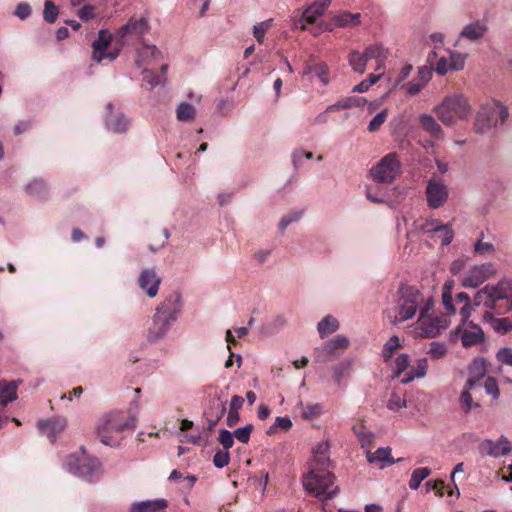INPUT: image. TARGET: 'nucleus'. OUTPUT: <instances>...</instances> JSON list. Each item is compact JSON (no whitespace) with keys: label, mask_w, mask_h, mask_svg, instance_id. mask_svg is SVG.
Segmentation results:
<instances>
[{"label":"nucleus","mask_w":512,"mask_h":512,"mask_svg":"<svg viewBox=\"0 0 512 512\" xmlns=\"http://www.w3.org/2000/svg\"><path fill=\"white\" fill-rule=\"evenodd\" d=\"M253 431V425L252 424H248L244 427H241V428H237L234 432H233V436L241 443H248L249 440H250V435H251V432Z\"/></svg>","instance_id":"nucleus-49"},{"label":"nucleus","mask_w":512,"mask_h":512,"mask_svg":"<svg viewBox=\"0 0 512 512\" xmlns=\"http://www.w3.org/2000/svg\"><path fill=\"white\" fill-rule=\"evenodd\" d=\"M484 388L487 394L492 395L495 399L499 397L500 391L498 389L497 381L494 378L488 377L485 381Z\"/></svg>","instance_id":"nucleus-60"},{"label":"nucleus","mask_w":512,"mask_h":512,"mask_svg":"<svg viewBox=\"0 0 512 512\" xmlns=\"http://www.w3.org/2000/svg\"><path fill=\"white\" fill-rule=\"evenodd\" d=\"M476 306L483 305L497 314L512 311V279L501 280L496 285H486L474 296Z\"/></svg>","instance_id":"nucleus-2"},{"label":"nucleus","mask_w":512,"mask_h":512,"mask_svg":"<svg viewBox=\"0 0 512 512\" xmlns=\"http://www.w3.org/2000/svg\"><path fill=\"white\" fill-rule=\"evenodd\" d=\"M292 427V421L289 417H276L274 425H272L268 430V435L275 434L278 429L283 431H288Z\"/></svg>","instance_id":"nucleus-47"},{"label":"nucleus","mask_w":512,"mask_h":512,"mask_svg":"<svg viewBox=\"0 0 512 512\" xmlns=\"http://www.w3.org/2000/svg\"><path fill=\"white\" fill-rule=\"evenodd\" d=\"M17 381L0 380V407H6L10 402L17 399Z\"/></svg>","instance_id":"nucleus-24"},{"label":"nucleus","mask_w":512,"mask_h":512,"mask_svg":"<svg viewBox=\"0 0 512 512\" xmlns=\"http://www.w3.org/2000/svg\"><path fill=\"white\" fill-rule=\"evenodd\" d=\"M304 73L317 76L324 85L330 82L328 66L324 62L308 65Z\"/></svg>","instance_id":"nucleus-32"},{"label":"nucleus","mask_w":512,"mask_h":512,"mask_svg":"<svg viewBox=\"0 0 512 512\" xmlns=\"http://www.w3.org/2000/svg\"><path fill=\"white\" fill-rule=\"evenodd\" d=\"M331 0H317L302 15V20L308 24L315 23L316 19L323 14Z\"/></svg>","instance_id":"nucleus-27"},{"label":"nucleus","mask_w":512,"mask_h":512,"mask_svg":"<svg viewBox=\"0 0 512 512\" xmlns=\"http://www.w3.org/2000/svg\"><path fill=\"white\" fill-rule=\"evenodd\" d=\"M487 372L486 360L484 358H476L469 366L470 376L476 378H483Z\"/></svg>","instance_id":"nucleus-42"},{"label":"nucleus","mask_w":512,"mask_h":512,"mask_svg":"<svg viewBox=\"0 0 512 512\" xmlns=\"http://www.w3.org/2000/svg\"><path fill=\"white\" fill-rule=\"evenodd\" d=\"M330 444L328 441L318 443L313 450L314 457L310 463V469H317L321 471H329L328 467L331 465L329 458Z\"/></svg>","instance_id":"nucleus-18"},{"label":"nucleus","mask_w":512,"mask_h":512,"mask_svg":"<svg viewBox=\"0 0 512 512\" xmlns=\"http://www.w3.org/2000/svg\"><path fill=\"white\" fill-rule=\"evenodd\" d=\"M149 30V24L146 18L141 17L139 19L131 18L125 25L120 27L116 32V37L119 42L128 36H142Z\"/></svg>","instance_id":"nucleus-15"},{"label":"nucleus","mask_w":512,"mask_h":512,"mask_svg":"<svg viewBox=\"0 0 512 512\" xmlns=\"http://www.w3.org/2000/svg\"><path fill=\"white\" fill-rule=\"evenodd\" d=\"M360 14H352L349 12L342 13L335 18V22L338 26H356L359 24Z\"/></svg>","instance_id":"nucleus-43"},{"label":"nucleus","mask_w":512,"mask_h":512,"mask_svg":"<svg viewBox=\"0 0 512 512\" xmlns=\"http://www.w3.org/2000/svg\"><path fill=\"white\" fill-rule=\"evenodd\" d=\"M388 117V109L384 108L368 124V131L371 133L377 132L381 126L385 123Z\"/></svg>","instance_id":"nucleus-45"},{"label":"nucleus","mask_w":512,"mask_h":512,"mask_svg":"<svg viewBox=\"0 0 512 512\" xmlns=\"http://www.w3.org/2000/svg\"><path fill=\"white\" fill-rule=\"evenodd\" d=\"M433 111L439 120L446 126H453L458 120H466L471 114V106L462 94L446 96L443 101L434 107Z\"/></svg>","instance_id":"nucleus-5"},{"label":"nucleus","mask_w":512,"mask_h":512,"mask_svg":"<svg viewBox=\"0 0 512 512\" xmlns=\"http://www.w3.org/2000/svg\"><path fill=\"white\" fill-rule=\"evenodd\" d=\"M419 123L421 128L427 132L432 139L439 140L443 137V130L433 116L423 114L419 118Z\"/></svg>","instance_id":"nucleus-25"},{"label":"nucleus","mask_w":512,"mask_h":512,"mask_svg":"<svg viewBox=\"0 0 512 512\" xmlns=\"http://www.w3.org/2000/svg\"><path fill=\"white\" fill-rule=\"evenodd\" d=\"M495 273L496 268L492 262L475 265L464 276L462 285L475 288L492 277Z\"/></svg>","instance_id":"nucleus-12"},{"label":"nucleus","mask_w":512,"mask_h":512,"mask_svg":"<svg viewBox=\"0 0 512 512\" xmlns=\"http://www.w3.org/2000/svg\"><path fill=\"white\" fill-rule=\"evenodd\" d=\"M364 54L368 60L375 59L377 66L376 71L381 70L384 67L385 61L388 58L389 52L380 44H373L368 46L364 50Z\"/></svg>","instance_id":"nucleus-26"},{"label":"nucleus","mask_w":512,"mask_h":512,"mask_svg":"<svg viewBox=\"0 0 512 512\" xmlns=\"http://www.w3.org/2000/svg\"><path fill=\"white\" fill-rule=\"evenodd\" d=\"M487 31L488 27L484 23L480 21H474L463 27L459 37L469 41H478L485 36Z\"/></svg>","instance_id":"nucleus-23"},{"label":"nucleus","mask_w":512,"mask_h":512,"mask_svg":"<svg viewBox=\"0 0 512 512\" xmlns=\"http://www.w3.org/2000/svg\"><path fill=\"white\" fill-rule=\"evenodd\" d=\"M495 252V246L491 242H485L477 239L473 244V253L479 257L492 255Z\"/></svg>","instance_id":"nucleus-40"},{"label":"nucleus","mask_w":512,"mask_h":512,"mask_svg":"<svg viewBox=\"0 0 512 512\" xmlns=\"http://www.w3.org/2000/svg\"><path fill=\"white\" fill-rule=\"evenodd\" d=\"M68 465L74 474L89 482L93 481L100 473V462L97 458L87 456L74 458L71 456L69 457Z\"/></svg>","instance_id":"nucleus-8"},{"label":"nucleus","mask_w":512,"mask_h":512,"mask_svg":"<svg viewBox=\"0 0 512 512\" xmlns=\"http://www.w3.org/2000/svg\"><path fill=\"white\" fill-rule=\"evenodd\" d=\"M132 428L134 419L127 420L123 412H111L101 418L96 433L104 445L117 447L123 439V432Z\"/></svg>","instance_id":"nucleus-3"},{"label":"nucleus","mask_w":512,"mask_h":512,"mask_svg":"<svg viewBox=\"0 0 512 512\" xmlns=\"http://www.w3.org/2000/svg\"><path fill=\"white\" fill-rule=\"evenodd\" d=\"M159 51L155 45H143L141 48L137 50L138 58L136 63L138 66H141L143 62L146 61L148 57H155Z\"/></svg>","instance_id":"nucleus-44"},{"label":"nucleus","mask_w":512,"mask_h":512,"mask_svg":"<svg viewBox=\"0 0 512 512\" xmlns=\"http://www.w3.org/2000/svg\"><path fill=\"white\" fill-rule=\"evenodd\" d=\"M301 214V212H290L285 215L279 223L280 229L282 231L285 230L290 223L297 221L301 217Z\"/></svg>","instance_id":"nucleus-62"},{"label":"nucleus","mask_w":512,"mask_h":512,"mask_svg":"<svg viewBox=\"0 0 512 512\" xmlns=\"http://www.w3.org/2000/svg\"><path fill=\"white\" fill-rule=\"evenodd\" d=\"M492 327L497 333L505 334L512 329V321L509 318L492 319Z\"/></svg>","instance_id":"nucleus-48"},{"label":"nucleus","mask_w":512,"mask_h":512,"mask_svg":"<svg viewBox=\"0 0 512 512\" xmlns=\"http://www.w3.org/2000/svg\"><path fill=\"white\" fill-rule=\"evenodd\" d=\"M78 16L83 21H88L95 17V7L93 5H85L78 11Z\"/></svg>","instance_id":"nucleus-63"},{"label":"nucleus","mask_w":512,"mask_h":512,"mask_svg":"<svg viewBox=\"0 0 512 512\" xmlns=\"http://www.w3.org/2000/svg\"><path fill=\"white\" fill-rule=\"evenodd\" d=\"M498 120L494 118V111L491 109H481L477 112L474 131L478 134H485L493 127H496Z\"/></svg>","instance_id":"nucleus-19"},{"label":"nucleus","mask_w":512,"mask_h":512,"mask_svg":"<svg viewBox=\"0 0 512 512\" xmlns=\"http://www.w3.org/2000/svg\"><path fill=\"white\" fill-rule=\"evenodd\" d=\"M322 412V406L318 403L307 405L303 408L302 416L307 420H313L320 416Z\"/></svg>","instance_id":"nucleus-53"},{"label":"nucleus","mask_w":512,"mask_h":512,"mask_svg":"<svg viewBox=\"0 0 512 512\" xmlns=\"http://www.w3.org/2000/svg\"><path fill=\"white\" fill-rule=\"evenodd\" d=\"M106 109L109 112L105 120L107 129L115 133L126 132L129 126L127 118L122 113H114L112 103H108Z\"/></svg>","instance_id":"nucleus-20"},{"label":"nucleus","mask_w":512,"mask_h":512,"mask_svg":"<svg viewBox=\"0 0 512 512\" xmlns=\"http://www.w3.org/2000/svg\"><path fill=\"white\" fill-rule=\"evenodd\" d=\"M352 430L354 434L356 435L357 439L359 440L362 448H371L374 440V434L368 430H366V427L364 424L358 423L355 424L352 427Z\"/></svg>","instance_id":"nucleus-31"},{"label":"nucleus","mask_w":512,"mask_h":512,"mask_svg":"<svg viewBox=\"0 0 512 512\" xmlns=\"http://www.w3.org/2000/svg\"><path fill=\"white\" fill-rule=\"evenodd\" d=\"M400 172V161L397 153H389L384 156L371 171V177L379 183H390Z\"/></svg>","instance_id":"nucleus-6"},{"label":"nucleus","mask_w":512,"mask_h":512,"mask_svg":"<svg viewBox=\"0 0 512 512\" xmlns=\"http://www.w3.org/2000/svg\"><path fill=\"white\" fill-rule=\"evenodd\" d=\"M366 99L364 97H347L339 100L338 102L327 107L326 111H334L341 109H350L352 107H360L366 103Z\"/></svg>","instance_id":"nucleus-30"},{"label":"nucleus","mask_w":512,"mask_h":512,"mask_svg":"<svg viewBox=\"0 0 512 512\" xmlns=\"http://www.w3.org/2000/svg\"><path fill=\"white\" fill-rule=\"evenodd\" d=\"M496 358L500 364L505 365V374L510 377V370H512V349L508 347L501 348L497 352ZM510 380H512V378Z\"/></svg>","instance_id":"nucleus-39"},{"label":"nucleus","mask_w":512,"mask_h":512,"mask_svg":"<svg viewBox=\"0 0 512 512\" xmlns=\"http://www.w3.org/2000/svg\"><path fill=\"white\" fill-rule=\"evenodd\" d=\"M451 71L462 70L465 66L466 55L458 51L447 50Z\"/></svg>","instance_id":"nucleus-41"},{"label":"nucleus","mask_w":512,"mask_h":512,"mask_svg":"<svg viewBox=\"0 0 512 512\" xmlns=\"http://www.w3.org/2000/svg\"><path fill=\"white\" fill-rule=\"evenodd\" d=\"M450 337H460L464 347H470L481 343L484 340V332L480 326L464 321L462 326L457 327L454 331L450 332Z\"/></svg>","instance_id":"nucleus-10"},{"label":"nucleus","mask_w":512,"mask_h":512,"mask_svg":"<svg viewBox=\"0 0 512 512\" xmlns=\"http://www.w3.org/2000/svg\"><path fill=\"white\" fill-rule=\"evenodd\" d=\"M167 507L165 499H157L153 501H145L135 503L131 506L129 512H160Z\"/></svg>","instance_id":"nucleus-28"},{"label":"nucleus","mask_w":512,"mask_h":512,"mask_svg":"<svg viewBox=\"0 0 512 512\" xmlns=\"http://www.w3.org/2000/svg\"><path fill=\"white\" fill-rule=\"evenodd\" d=\"M434 65H435L434 70L439 75H445L449 71H451L450 63H449V57L448 56H445V55L440 56L438 61L436 63L434 62Z\"/></svg>","instance_id":"nucleus-55"},{"label":"nucleus","mask_w":512,"mask_h":512,"mask_svg":"<svg viewBox=\"0 0 512 512\" xmlns=\"http://www.w3.org/2000/svg\"><path fill=\"white\" fill-rule=\"evenodd\" d=\"M409 358L406 354L399 355L395 360L394 371L397 377L408 368Z\"/></svg>","instance_id":"nucleus-56"},{"label":"nucleus","mask_w":512,"mask_h":512,"mask_svg":"<svg viewBox=\"0 0 512 512\" xmlns=\"http://www.w3.org/2000/svg\"><path fill=\"white\" fill-rule=\"evenodd\" d=\"M67 421L63 417H54L48 420H39L38 428L51 442H55L57 436L64 431Z\"/></svg>","instance_id":"nucleus-16"},{"label":"nucleus","mask_w":512,"mask_h":512,"mask_svg":"<svg viewBox=\"0 0 512 512\" xmlns=\"http://www.w3.org/2000/svg\"><path fill=\"white\" fill-rule=\"evenodd\" d=\"M348 60L354 72L359 74H363L365 72L366 63L368 59L366 58L364 52L361 53L359 51L354 50L350 52Z\"/></svg>","instance_id":"nucleus-34"},{"label":"nucleus","mask_w":512,"mask_h":512,"mask_svg":"<svg viewBox=\"0 0 512 512\" xmlns=\"http://www.w3.org/2000/svg\"><path fill=\"white\" fill-rule=\"evenodd\" d=\"M349 339L343 335H336L331 340L325 342L315 351V359L319 363L331 361L338 353L343 352L349 347Z\"/></svg>","instance_id":"nucleus-9"},{"label":"nucleus","mask_w":512,"mask_h":512,"mask_svg":"<svg viewBox=\"0 0 512 512\" xmlns=\"http://www.w3.org/2000/svg\"><path fill=\"white\" fill-rule=\"evenodd\" d=\"M230 461V454L226 450H218L213 456V464L217 468H223L228 465Z\"/></svg>","instance_id":"nucleus-54"},{"label":"nucleus","mask_w":512,"mask_h":512,"mask_svg":"<svg viewBox=\"0 0 512 512\" xmlns=\"http://www.w3.org/2000/svg\"><path fill=\"white\" fill-rule=\"evenodd\" d=\"M338 328H339L338 320L331 315L324 317L318 323V326H317V329H318V332H319V335L321 338H324L327 335L337 331Z\"/></svg>","instance_id":"nucleus-33"},{"label":"nucleus","mask_w":512,"mask_h":512,"mask_svg":"<svg viewBox=\"0 0 512 512\" xmlns=\"http://www.w3.org/2000/svg\"><path fill=\"white\" fill-rule=\"evenodd\" d=\"M461 405L466 412L472 408V397L468 390H464L460 396Z\"/></svg>","instance_id":"nucleus-64"},{"label":"nucleus","mask_w":512,"mask_h":512,"mask_svg":"<svg viewBox=\"0 0 512 512\" xmlns=\"http://www.w3.org/2000/svg\"><path fill=\"white\" fill-rule=\"evenodd\" d=\"M217 409H218V412L215 416V419H209L208 420V430L209 431H212L214 429V427L216 426V424L218 423V421L223 417V415L225 414L226 412V405L225 403L223 402H217Z\"/></svg>","instance_id":"nucleus-61"},{"label":"nucleus","mask_w":512,"mask_h":512,"mask_svg":"<svg viewBox=\"0 0 512 512\" xmlns=\"http://www.w3.org/2000/svg\"><path fill=\"white\" fill-rule=\"evenodd\" d=\"M406 406L405 399H402L398 393H392L388 400L387 407L390 410H398L399 408Z\"/></svg>","instance_id":"nucleus-59"},{"label":"nucleus","mask_w":512,"mask_h":512,"mask_svg":"<svg viewBox=\"0 0 512 512\" xmlns=\"http://www.w3.org/2000/svg\"><path fill=\"white\" fill-rule=\"evenodd\" d=\"M335 479L331 471L310 469L304 476L303 485L309 494L324 502L333 499L339 492Z\"/></svg>","instance_id":"nucleus-4"},{"label":"nucleus","mask_w":512,"mask_h":512,"mask_svg":"<svg viewBox=\"0 0 512 512\" xmlns=\"http://www.w3.org/2000/svg\"><path fill=\"white\" fill-rule=\"evenodd\" d=\"M447 352L446 346L441 342H432L430 344V349L428 350V354L434 358H440L444 356Z\"/></svg>","instance_id":"nucleus-57"},{"label":"nucleus","mask_w":512,"mask_h":512,"mask_svg":"<svg viewBox=\"0 0 512 512\" xmlns=\"http://www.w3.org/2000/svg\"><path fill=\"white\" fill-rule=\"evenodd\" d=\"M400 347H401V345H400V340H399L398 336H396V335L392 336L384 344L383 349H382V357L384 359V362H386V363L390 362L393 354Z\"/></svg>","instance_id":"nucleus-37"},{"label":"nucleus","mask_w":512,"mask_h":512,"mask_svg":"<svg viewBox=\"0 0 512 512\" xmlns=\"http://www.w3.org/2000/svg\"><path fill=\"white\" fill-rule=\"evenodd\" d=\"M433 304V299L428 298L426 307L421 310L418 317V336L436 337L441 330L446 328V321L444 319L428 315V311Z\"/></svg>","instance_id":"nucleus-7"},{"label":"nucleus","mask_w":512,"mask_h":512,"mask_svg":"<svg viewBox=\"0 0 512 512\" xmlns=\"http://www.w3.org/2000/svg\"><path fill=\"white\" fill-rule=\"evenodd\" d=\"M176 116L179 121H192L196 116V110L191 104L183 102L177 107Z\"/></svg>","instance_id":"nucleus-38"},{"label":"nucleus","mask_w":512,"mask_h":512,"mask_svg":"<svg viewBox=\"0 0 512 512\" xmlns=\"http://www.w3.org/2000/svg\"><path fill=\"white\" fill-rule=\"evenodd\" d=\"M443 39L444 36L442 33H433L425 39V43L431 47V51L428 54V62L429 64H433V58L438 57V52L443 47Z\"/></svg>","instance_id":"nucleus-29"},{"label":"nucleus","mask_w":512,"mask_h":512,"mask_svg":"<svg viewBox=\"0 0 512 512\" xmlns=\"http://www.w3.org/2000/svg\"><path fill=\"white\" fill-rule=\"evenodd\" d=\"M139 286L146 294L153 298L157 295L161 278L154 269H144L138 279Z\"/></svg>","instance_id":"nucleus-17"},{"label":"nucleus","mask_w":512,"mask_h":512,"mask_svg":"<svg viewBox=\"0 0 512 512\" xmlns=\"http://www.w3.org/2000/svg\"><path fill=\"white\" fill-rule=\"evenodd\" d=\"M26 190L29 194L41 198H45L48 193L47 185L42 179H35L31 181L27 186Z\"/></svg>","instance_id":"nucleus-36"},{"label":"nucleus","mask_w":512,"mask_h":512,"mask_svg":"<svg viewBox=\"0 0 512 512\" xmlns=\"http://www.w3.org/2000/svg\"><path fill=\"white\" fill-rule=\"evenodd\" d=\"M416 312V303L414 299L404 300L403 303L399 305L394 311L393 315L391 311L387 312V317L389 318L391 323H397L405 321L411 317Z\"/></svg>","instance_id":"nucleus-21"},{"label":"nucleus","mask_w":512,"mask_h":512,"mask_svg":"<svg viewBox=\"0 0 512 512\" xmlns=\"http://www.w3.org/2000/svg\"><path fill=\"white\" fill-rule=\"evenodd\" d=\"M421 230L425 233L441 232L442 245H449L454 237V232L449 225H443L439 220H433L421 225Z\"/></svg>","instance_id":"nucleus-22"},{"label":"nucleus","mask_w":512,"mask_h":512,"mask_svg":"<svg viewBox=\"0 0 512 512\" xmlns=\"http://www.w3.org/2000/svg\"><path fill=\"white\" fill-rule=\"evenodd\" d=\"M143 80L149 84V88L152 89L157 85H160L163 82V76L159 74H155L150 70H143Z\"/></svg>","instance_id":"nucleus-51"},{"label":"nucleus","mask_w":512,"mask_h":512,"mask_svg":"<svg viewBox=\"0 0 512 512\" xmlns=\"http://www.w3.org/2000/svg\"><path fill=\"white\" fill-rule=\"evenodd\" d=\"M181 311V295L174 291L157 306L152 323L147 330V340L154 343L162 339L178 319Z\"/></svg>","instance_id":"nucleus-1"},{"label":"nucleus","mask_w":512,"mask_h":512,"mask_svg":"<svg viewBox=\"0 0 512 512\" xmlns=\"http://www.w3.org/2000/svg\"><path fill=\"white\" fill-rule=\"evenodd\" d=\"M218 441L223 446V449L228 451L234 445L233 433L226 429H221L219 431Z\"/></svg>","instance_id":"nucleus-50"},{"label":"nucleus","mask_w":512,"mask_h":512,"mask_svg":"<svg viewBox=\"0 0 512 512\" xmlns=\"http://www.w3.org/2000/svg\"><path fill=\"white\" fill-rule=\"evenodd\" d=\"M511 449V443L505 436H501L496 442L485 439L478 446L481 455L495 458L507 455Z\"/></svg>","instance_id":"nucleus-13"},{"label":"nucleus","mask_w":512,"mask_h":512,"mask_svg":"<svg viewBox=\"0 0 512 512\" xmlns=\"http://www.w3.org/2000/svg\"><path fill=\"white\" fill-rule=\"evenodd\" d=\"M57 16L58 8L52 1L47 0L44 6V19L48 23H54L57 19Z\"/></svg>","instance_id":"nucleus-52"},{"label":"nucleus","mask_w":512,"mask_h":512,"mask_svg":"<svg viewBox=\"0 0 512 512\" xmlns=\"http://www.w3.org/2000/svg\"><path fill=\"white\" fill-rule=\"evenodd\" d=\"M436 58H433V62L435 61ZM433 66H434V63L430 66H423V67H420L418 68V91L424 86L426 85L430 79L432 78V74H433Z\"/></svg>","instance_id":"nucleus-46"},{"label":"nucleus","mask_w":512,"mask_h":512,"mask_svg":"<svg viewBox=\"0 0 512 512\" xmlns=\"http://www.w3.org/2000/svg\"><path fill=\"white\" fill-rule=\"evenodd\" d=\"M112 34L107 30H100L98 34V38L93 42V54L92 59L98 63H100L104 59H109L113 61L117 58L119 54L120 48L107 52L108 47L112 41Z\"/></svg>","instance_id":"nucleus-11"},{"label":"nucleus","mask_w":512,"mask_h":512,"mask_svg":"<svg viewBox=\"0 0 512 512\" xmlns=\"http://www.w3.org/2000/svg\"><path fill=\"white\" fill-rule=\"evenodd\" d=\"M270 27V21H264L254 26L253 34L259 43L263 42L264 35Z\"/></svg>","instance_id":"nucleus-58"},{"label":"nucleus","mask_w":512,"mask_h":512,"mask_svg":"<svg viewBox=\"0 0 512 512\" xmlns=\"http://www.w3.org/2000/svg\"><path fill=\"white\" fill-rule=\"evenodd\" d=\"M367 460L370 463H393L390 448H378L375 452H366Z\"/></svg>","instance_id":"nucleus-35"},{"label":"nucleus","mask_w":512,"mask_h":512,"mask_svg":"<svg viewBox=\"0 0 512 512\" xmlns=\"http://www.w3.org/2000/svg\"><path fill=\"white\" fill-rule=\"evenodd\" d=\"M427 204L432 209L442 206L448 199L447 187L434 179L429 180L426 187Z\"/></svg>","instance_id":"nucleus-14"}]
</instances>
